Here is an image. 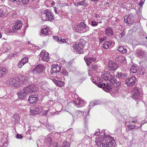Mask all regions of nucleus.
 Instances as JSON below:
<instances>
[{"instance_id": "19", "label": "nucleus", "mask_w": 147, "mask_h": 147, "mask_svg": "<svg viewBox=\"0 0 147 147\" xmlns=\"http://www.w3.org/2000/svg\"><path fill=\"white\" fill-rule=\"evenodd\" d=\"M46 12L47 13L48 21H51L54 19V16L53 14L49 10H46Z\"/></svg>"}, {"instance_id": "32", "label": "nucleus", "mask_w": 147, "mask_h": 147, "mask_svg": "<svg viewBox=\"0 0 147 147\" xmlns=\"http://www.w3.org/2000/svg\"><path fill=\"white\" fill-rule=\"evenodd\" d=\"M122 82V81L120 80L118 82H117L116 81L115 82H113V84L114 85L115 87H118L121 85V84Z\"/></svg>"}, {"instance_id": "9", "label": "nucleus", "mask_w": 147, "mask_h": 147, "mask_svg": "<svg viewBox=\"0 0 147 147\" xmlns=\"http://www.w3.org/2000/svg\"><path fill=\"white\" fill-rule=\"evenodd\" d=\"M44 68V67L43 66L41 65H39L36 66L33 71V75L36 76L37 74H38L42 73Z\"/></svg>"}, {"instance_id": "20", "label": "nucleus", "mask_w": 147, "mask_h": 147, "mask_svg": "<svg viewBox=\"0 0 147 147\" xmlns=\"http://www.w3.org/2000/svg\"><path fill=\"white\" fill-rule=\"evenodd\" d=\"M112 29L110 27H108L105 29V34L108 36H111L113 34Z\"/></svg>"}, {"instance_id": "46", "label": "nucleus", "mask_w": 147, "mask_h": 147, "mask_svg": "<svg viewBox=\"0 0 147 147\" xmlns=\"http://www.w3.org/2000/svg\"><path fill=\"white\" fill-rule=\"evenodd\" d=\"M135 127V125H128V128L129 129H134Z\"/></svg>"}, {"instance_id": "1", "label": "nucleus", "mask_w": 147, "mask_h": 147, "mask_svg": "<svg viewBox=\"0 0 147 147\" xmlns=\"http://www.w3.org/2000/svg\"><path fill=\"white\" fill-rule=\"evenodd\" d=\"M99 133H95L93 136V139H95V142L98 146L102 147H113L115 141L109 135L104 136V134L100 135Z\"/></svg>"}, {"instance_id": "52", "label": "nucleus", "mask_w": 147, "mask_h": 147, "mask_svg": "<svg viewBox=\"0 0 147 147\" xmlns=\"http://www.w3.org/2000/svg\"><path fill=\"white\" fill-rule=\"evenodd\" d=\"M62 74L65 76H67L68 75V73L66 71H63Z\"/></svg>"}, {"instance_id": "43", "label": "nucleus", "mask_w": 147, "mask_h": 147, "mask_svg": "<svg viewBox=\"0 0 147 147\" xmlns=\"http://www.w3.org/2000/svg\"><path fill=\"white\" fill-rule=\"evenodd\" d=\"M107 38V37L106 36H104L102 38H99L100 42H102L103 41L106 40Z\"/></svg>"}, {"instance_id": "23", "label": "nucleus", "mask_w": 147, "mask_h": 147, "mask_svg": "<svg viewBox=\"0 0 147 147\" xmlns=\"http://www.w3.org/2000/svg\"><path fill=\"white\" fill-rule=\"evenodd\" d=\"M111 41H109L108 42L107 41L105 42L103 44V47L105 49H108L109 46H110L111 44Z\"/></svg>"}, {"instance_id": "63", "label": "nucleus", "mask_w": 147, "mask_h": 147, "mask_svg": "<svg viewBox=\"0 0 147 147\" xmlns=\"http://www.w3.org/2000/svg\"><path fill=\"white\" fill-rule=\"evenodd\" d=\"M52 128H53V126H52L51 127L49 128V129H52Z\"/></svg>"}, {"instance_id": "54", "label": "nucleus", "mask_w": 147, "mask_h": 147, "mask_svg": "<svg viewBox=\"0 0 147 147\" xmlns=\"http://www.w3.org/2000/svg\"><path fill=\"white\" fill-rule=\"evenodd\" d=\"M58 37L57 36H54L53 37V38L55 41H57L58 39Z\"/></svg>"}, {"instance_id": "39", "label": "nucleus", "mask_w": 147, "mask_h": 147, "mask_svg": "<svg viewBox=\"0 0 147 147\" xmlns=\"http://www.w3.org/2000/svg\"><path fill=\"white\" fill-rule=\"evenodd\" d=\"M138 74L141 75H144V74L145 72L144 70H142L141 71L138 70Z\"/></svg>"}, {"instance_id": "11", "label": "nucleus", "mask_w": 147, "mask_h": 147, "mask_svg": "<svg viewBox=\"0 0 147 147\" xmlns=\"http://www.w3.org/2000/svg\"><path fill=\"white\" fill-rule=\"evenodd\" d=\"M97 84L98 86L100 88H102L106 92H108L109 91H111L112 89V86L109 84H106L104 83H99Z\"/></svg>"}, {"instance_id": "6", "label": "nucleus", "mask_w": 147, "mask_h": 147, "mask_svg": "<svg viewBox=\"0 0 147 147\" xmlns=\"http://www.w3.org/2000/svg\"><path fill=\"white\" fill-rule=\"evenodd\" d=\"M9 86H13L15 87H18L21 85V82L18 78L13 79L8 78L5 82Z\"/></svg>"}, {"instance_id": "22", "label": "nucleus", "mask_w": 147, "mask_h": 147, "mask_svg": "<svg viewBox=\"0 0 147 147\" xmlns=\"http://www.w3.org/2000/svg\"><path fill=\"white\" fill-rule=\"evenodd\" d=\"M32 2L34 4H36L39 2V0H31ZM22 3L23 5L27 4L30 0H21Z\"/></svg>"}, {"instance_id": "30", "label": "nucleus", "mask_w": 147, "mask_h": 147, "mask_svg": "<svg viewBox=\"0 0 147 147\" xmlns=\"http://www.w3.org/2000/svg\"><path fill=\"white\" fill-rule=\"evenodd\" d=\"M48 31L47 28H44L41 30V34L44 36H46L48 34Z\"/></svg>"}, {"instance_id": "14", "label": "nucleus", "mask_w": 147, "mask_h": 147, "mask_svg": "<svg viewBox=\"0 0 147 147\" xmlns=\"http://www.w3.org/2000/svg\"><path fill=\"white\" fill-rule=\"evenodd\" d=\"M134 20V16L131 15L129 16H126L124 17V21L126 23L129 24H133Z\"/></svg>"}, {"instance_id": "13", "label": "nucleus", "mask_w": 147, "mask_h": 147, "mask_svg": "<svg viewBox=\"0 0 147 147\" xmlns=\"http://www.w3.org/2000/svg\"><path fill=\"white\" fill-rule=\"evenodd\" d=\"M109 69L111 71L112 70L115 71L118 68L117 65L115 63L113 62L112 61H108L107 65Z\"/></svg>"}, {"instance_id": "24", "label": "nucleus", "mask_w": 147, "mask_h": 147, "mask_svg": "<svg viewBox=\"0 0 147 147\" xmlns=\"http://www.w3.org/2000/svg\"><path fill=\"white\" fill-rule=\"evenodd\" d=\"M47 16V13L46 12V10H45L43 13H41V16L42 20L44 21H48Z\"/></svg>"}, {"instance_id": "5", "label": "nucleus", "mask_w": 147, "mask_h": 147, "mask_svg": "<svg viewBox=\"0 0 147 147\" xmlns=\"http://www.w3.org/2000/svg\"><path fill=\"white\" fill-rule=\"evenodd\" d=\"M101 76L105 80L109 81L112 83L116 81L115 76L109 71L106 72L104 74H102Z\"/></svg>"}, {"instance_id": "40", "label": "nucleus", "mask_w": 147, "mask_h": 147, "mask_svg": "<svg viewBox=\"0 0 147 147\" xmlns=\"http://www.w3.org/2000/svg\"><path fill=\"white\" fill-rule=\"evenodd\" d=\"M74 4L76 7L78 6L79 5H81V3L77 1H75L74 3Z\"/></svg>"}, {"instance_id": "15", "label": "nucleus", "mask_w": 147, "mask_h": 147, "mask_svg": "<svg viewBox=\"0 0 147 147\" xmlns=\"http://www.w3.org/2000/svg\"><path fill=\"white\" fill-rule=\"evenodd\" d=\"M38 98L36 95H30L28 99V100L30 104H36L37 102Z\"/></svg>"}, {"instance_id": "58", "label": "nucleus", "mask_w": 147, "mask_h": 147, "mask_svg": "<svg viewBox=\"0 0 147 147\" xmlns=\"http://www.w3.org/2000/svg\"><path fill=\"white\" fill-rule=\"evenodd\" d=\"M48 139L50 141V143H51V138H49Z\"/></svg>"}, {"instance_id": "10", "label": "nucleus", "mask_w": 147, "mask_h": 147, "mask_svg": "<svg viewBox=\"0 0 147 147\" xmlns=\"http://www.w3.org/2000/svg\"><path fill=\"white\" fill-rule=\"evenodd\" d=\"M132 94L133 95V98L135 99L140 98V89L137 87L133 88V91L132 92Z\"/></svg>"}, {"instance_id": "61", "label": "nucleus", "mask_w": 147, "mask_h": 147, "mask_svg": "<svg viewBox=\"0 0 147 147\" xmlns=\"http://www.w3.org/2000/svg\"><path fill=\"white\" fill-rule=\"evenodd\" d=\"M54 10H55V13H57V10L55 9H54Z\"/></svg>"}, {"instance_id": "21", "label": "nucleus", "mask_w": 147, "mask_h": 147, "mask_svg": "<svg viewBox=\"0 0 147 147\" xmlns=\"http://www.w3.org/2000/svg\"><path fill=\"white\" fill-rule=\"evenodd\" d=\"M40 112V111L37 107H35L32 109H30V112L32 115H34L38 114Z\"/></svg>"}, {"instance_id": "56", "label": "nucleus", "mask_w": 147, "mask_h": 147, "mask_svg": "<svg viewBox=\"0 0 147 147\" xmlns=\"http://www.w3.org/2000/svg\"><path fill=\"white\" fill-rule=\"evenodd\" d=\"M53 81L56 84V82H57L58 80H56L55 79H53Z\"/></svg>"}, {"instance_id": "55", "label": "nucleus", "mask_w": 147, "mask_h": 147, "mask_svg": "<svg viewBox=\"0 0 147 147\" xmlns=\"http://www.w3.org/2000/svg\"><path fill=\"white\" fill-rule=\"evenodd\" d=\"M143 3V1L142 0H141L140 1V3H139V5L140 6H141L142 5Z\"/></svg>"}, {"instance_id": "4", "label": "nucleus", "mask_w": 147, "mask_h": 147, "mask_svg": "<svg viewBox=\"0 0 147 147\" xmlns=\"http://www.w3.org/2000/svg\"><path fill=\"white\" fill-rule=\"evenodd\" d=\"M89 27L84 22H81L80 24H78L74 27V30L75 31L80 33L85 32L89 31Z\"/></svg>"}, {"instance_id": "50", "label": "nucleus", "mask_w": 147, "mask_h": 147, "mask_svg": "<svg viewBox=\"0 0 147 147\" xmlns=\"http://www.w3.org/2000/svg\"><path fill=\"white\" fill-rule=\"evenodd\" d=\"M97 104H96L94 102H90V104L89 105V107L90 106H93L95 105H96Z\"/></svg>"}, {"instance_id": "16", "label": "nucleus", "mask_w": 147, "mask_h": 147, "mask_svg": "<svg viewBox=\"0 0 147 147\" xmlns=\"http://www.w3.org/2000/svg\"><path fill=\"white\" fill-rule=\"evenodd\" d=\"M128 76L127 73H124L121 72H117L116 75L117 78L119 79V80L123 82L125 79V78L126 77Z\"/></svg>"}, {"instance_id": "33", "label": "nucleus", "mask_w": 147, "mask_h": 147, "mask_svg": "<svg viewBox=\"0 0 147 147\" xmlns=\"http://www.w3.org/2000/svg\"><path fill=\"white\" fill-rule=\"evenodd\" d=\"M64 83L60 81H57L56 83V85L59 87H61L63 86L64 85Z\"/></svg>"}, {"instance_id": "51", "label": "nucleus", "mask_w": 147, "mask_h": 147, "mask_svg": "<svg viewBox=\"0 0 147 147\" xmlns=\"http://www.w3.org/2000/svg\"><path fill=\"white\" fill-rule=\"evenodd\" d=\"M84 80V79L83 77L80 78L79 79L78 81V82H79V83H81L82 81Z\"/></svg>"}, {"instance_id": "35", "label": "nucleus", "mask_w": 147, "mask_h": 147, "mask_svg": "<svg viewBox=\"0 0 147 147\" xmlns=\"http://www.w3.org/2000/svg\"><path fill=\"white\" fill-rule=\"evenodd\" d=\"M28 59L26 57H23L21 61L24 65L28 62Z\"/></svg>"}, {"instance_id": "38", "label": "nucleus", "mask_w": 147, "mask_h": 147, "mask_svg": "<svg viewBox=\"0 0 147 147\" xmlns=\"http://www.w3.org/2000/svg\"><path fill=\"white\" fill-rule=\"evenodd\" d=\"M75 104L77 105L78 107H80V100H75Z\"/></svg>"}, {"instance_id": "17", "label": "nucleus", "mask_w": 147, "mask_h": 147, "mask_svg": "<svg viewBox=\"0 0 147 147\" xmlns=\"http://www.w3.org/2000/svg\"><path fill=\"white\" fill-rule=\"evenodd\" d=\"M22 23L21 21L19 20L16 22L15 25L12 27V30L15 31L20 29L22 26Z\"/></svg>"}, {"instance_id": "27", "label": "nucleus", "mask_w": 147, "mask_h": 147, "mask_svg": "<svg viewBox=\"0 0 147 147\" xmlns=\"http://www.w3.org/2000/svg\"><path fill=\"white\" fill-rule=\"evenodd\" d=\"M12 120L15 122H18L19 121V117L17 114H14L12 117Z\"/></svg>"}, {"instance_id": "44", "label": "nucleus", "mask_w": 147, "mask_h": 147, "mask_svg": "<svg viewBox=\"0 0 147 147\" xmlns=\"http://www.w3.org/2000/svg\"><path fill=\"white\" fill-rule=\"evenodd\" d=\"M97 23L95 21H92L91 22V24L93 26H96L98 25Z\"/></svg>"}, {"instance_id": "45", "label": "nucleus", "mask_w": 147, "mask_h": 147, "mask_svg": "<svg viewBox=\"0 0 147 147\" xmlns=\"http://www.w3.org/2000/svg\"><path fill=\"white\" fill-rule=\"evenodd\" d=\"M24 65L22 62L21 61H20V62L19 63L18 65V67L19 68H21L22 67V66Z\"/></svg>"}, {"instance_id": "18", "label": "nucleus", "mask_w": 147, "mask_h": 147, "mask_svg": "<svg viewBox=\"0 0 147 147\" xmlns=\"http://www.w3.org/2000/svg\"><path fill=\"white\" fill-rule=\"evenodd\" d=\"M84 59L87 65H89L90 63L96 61V59L95 58L90 57L88 58L87 57H85Z\"/></svg>"}, {"instance_id": "60", "label": "nucleus", "mask_w": 147, "mask_h": 147, "mask_svg": "<svg viewBox=\"0 0 147 147\" xmlns=\"http://www.w3.org/2000/svg\"><path fill=\"white\" fill-rule=\"evenodd\" d=\"M105 4L106 5H108L109 4L108 3H106Z\"/></svg>"}, {"instance_id": "41", "label": "nucleus", "mask_w": 147, "mask_h": 147, "mask_svg": "<svg viewBox=\"0 0 147 147\" xmlns=\"http://www.w3.org/2000/svg\"><path fill=\"white\" fill-rule=\"evenodd\" d=\"M96 17L97 18V22L98 23H101L102 22L100 21V17L99 15H97L96 16Z\"/></svg>"}, {"instance_id": "64", "label": "nucleus", "mask_w": 147, "mask_h": 147, "mask_svg": "<svg viewBox=\"0 0 147 147\" xmlns=\"http://www.w3.org/2000/svg\"><path fill=\"white\" fill-rule=\"evenodd\" d=\"M123 58L122 59V60H123V61H125V58Z\"/></svg>"}, {"instance_id": "31", "label": "nucleus", "mask_w": 147, "mask_h": 147, "mask_svg": "<svg viewBox=\"0 0 147 147\" xmlns=\"http://www.w3.org/2000/svg\"><path fill=\"white\" fill-rule=\"evenodd\" d=\"M130 71L132 73H136L137 71L136 66L134 65L131 66L130 69Z\"/></svg>"}, {"instance_id": "37", "label": "nucleus", "mask_w": 147, "mask_h": 147, "mask_svg": "<svg viewBox=\"0 0 147 147\" xmlns=\"http://www.w3.org/2000/svg\"><path fill=\"white\" fill-rule=\"evenodd\" d=\"M80 3L81 4V5L85 7H86L88 5V4L85 2V0L82 1Z\"/></svg>"}, {"instance_id": "34", "label": "nucleus", "mask_w": 147, "mask_h": 147, "mask_svg": "<svg viewBox=\"0 0 147 147\" xmlns=\"http://www.w3.org/2000/svg\"><path fill=\"white\" fill-rule=\"evenodd\" d=\"M70 144L68 142L64 141L63 142L61 147H69Z\"/></svg>"}, {"instance_id": "59", "label": "nucleus", "mask_w": 147, "mask_h": 147, "mask_svg": "<svg viewBox=\"0 0 147 147\" xmlns=\"http://www.w3.org/2000/svg\"><path fill=\"white\" fill-rule=\"evenodd\" d=\"M91 1L92 2H94V1H98V0H91Z\"/></svg>"}, {"instance_id": "53", "label": "nucleus", "mask_w": 147, "mask_h": 147, "mask_svg": "<svg viewBox=\"0 0 147 147\" xmlns=\"http://www.w3.org/2000/svg\"><path fill=\"white\" fill-rule=\"evenodd\" d=\"M4 15V13L3 11L2 10H0V16L1 17L3 15Z\"/></svg>"}, {"instance_id": "48", "label": "nucleus", "mask_w": 147, "mask_h": 147, "mask_svg": "<svg viewBox=\"0 0 147 147\" xmlns=\"http://www.w3.org/2000/svg\"><path fill=\"white\" fill-rule=\"evenodd\" d=\"M96 79H97V78L96 77H94L93 78V80H92V82L93 83H94L97 86H98L97 85H98L97 84H99L100 83H96V82L95 81V80H96Z\"/></svg>"}, {"instance_id": "26", "label": "nucleus", "mask_w": 147, "mask_h": 147, "mask_svg": "<svg viewBox=\"0 0 147 147\" xmlns=\"http://www.w3.org/2000/svg\"><path fill=\"white\" fill-rule=\"evenodd\" d=\"M117 50L123 54H125L127 52L126 49H124L122 46H119Z\"/></svg>"}, {"instance_id": "28", "label": "nucleus", "mask_w": 147, "mask_h": 147, "mask_svg": "<svg viewBox=\"0 0 147 147\" xmlns=\"http://www.w3.org/2000/svg\"><path fill=\"white\" fill-rule=\"evenodd\" d=\"M68 40L67 38L62 39L61 37H58L57 42H62V43H66L68 42Z\"/></svg>"}, {"instance_id": "25", "label": "nucleus", "mask_w": 147, "mask_h": 147, "mask_svg": "<svg viewBox=\"0 0 147 147\" xmlns=\"http://www.w3.org/2000/svg\"><path fill=\"white\" fill-rule=\"evenodd\" d=\"M7 73V71L6 68H3L0 69V76H5Z\"/></svg>"}, {"instance_id": "7", "label": "nucleus", "mask_w": 147, "mask_h": 147, "mask_svg": "<svg viewBox=\"0 0 147 147\" xmlns=\"http://www.w3.org/2000/svg\"><path fill=\"white\" fill-rule=\"evenodd\" d=\"M61 67L57 64L52 65L51 66V74H55L57 75V78H60L59 76V74H58V72L59 73L61 70Z\"/></svg>"}, {"instance_id": "49", "label": "nucleus", "mask_w": 147, "mask_h": 147, "mask_svg": "<svg viewBox=\"0 0 147 147\" xmlns=\"http://www.w3.org/2000/svg\"><path fill=\"white\" fill-rule=\"evenodd\" d=\"M23 137V136L20 134H18L16 136V138L18 139H22Z\"/></svg>"}, {"instance_id": "12", "label": "nucleus", "mask_w": 147, "mask_h": 147, "mask_svg": "<svg viewBox=\"0 0 147 147\" xmlns=\"http://www.w3.org/2000/svg\"><path fill=\"white\" fill-rule=\"evenodd\" d=\"M39 59L44 61L47 62L49 60V54L47 53L42 51L40 55Z\"/></svg>"}, {"instance_id": "62", "label": "nucleus", "mask_w": 147, "mask_h": 147, "mask_svg": "<svg viewBox=\"0 0 147 147\" xmlns=\"http://www.w3.org/2000/svg\"><path fill=\"white\" fill-rule=\"evenodd\" d=\"M2 37V35L1 33H0V38Z\"/></svg>"}, {"instance_id": "2", "label": "nucleus", "mask_w": 147, "mask_h": 147, "mask_svg": "<svg viewBox=\"0 0 147 147\" xmlns=\"http://www.w3.org/2000/svg\"><path fill=\"white\" fill-rule=\"evenodd\" d=\"M37 90V86L34 85H30L21 90L17 95L20 98H24L27 95L28 93L33 92L36 91Z\"/></svg>"}, {"instance_id": "47", "label": "nucleus", "mask_w": 147, "mask_h": 147, "mask_svg": "<svg viewBox=\"0 0 147 147\" xmlns=\"http://www.w3.org/2000/svg\"><path fill=\"white\" fill-rule=\"evenodd\" d=\"M91 68L93 70H95L97 69V67L96 65H92L91 67Z\"/></svg>"}, {"instance_id": "36", "label": "nucleus", "mask_w": 147, "mask_h": 147, "mask_svg": "<svg viewBox=\"0 0 147 147\" xmlns=\"http://www.w3.org/2000/svg\"><path fill=\"white\" fill-rule=\"evenodd\" d=\"M136 53L138 56H142L144 54V52L140 50H138Z\"/></svg>"}, {"instance_id": "3", "label": "nucleus", "mask_w": 147, "mask_h": 147, "mask_svg": "<svg viewBox=\"0 0 147 147\" xmlns=\"http://www.w3.org/2000/svg\"><path fill=\"white\" fill-rule=\"evenodd\" d=\"M86 43V41L83 39L80 40V42L78 44H74L73 50L75 53H82L83 52V48Z\"/></svg>"}, {"instance_id": "42", "label": "nucleus", "mask_w": 147, "mask_h": 147, "mask_svg": "<svg viewBox=\"0 0 147 147\" xmlns=\"http://www.w3.org/2000/svg\"><path fill=\"white\" fill-rule=\"evenodd\" d=\"M11 1L17 4H19L20 3V0H10Z\"/></svg>"}, {"instance_id": "8", "label": "nucleus", "mask_w": 147, "mask_h": 147, "mask_svg": "<svg viewBox=\"0 0 147 147\" xmlns=\"http://www.w3.org/2000/svg\"><path fill=\"white\" fill-rule=\"evenodd\" d=\"M137 79L134 76H132L130 78H128L125 81V83L128 86H132L137 81Z\"/></svg>"}, {"instance_id": "29", "label": "nucleus", "mask_w": 147, "mask_h": 147, "mask_svg": "<svg viewBox=\"0 0 147 147\" xmlns=\"http://www.w3.org/2000/svg\"><path fill=\"white\" fill-rule=\"evenodd\" d=\"M82 114H83V112L79 110L75 112L74 114L73 115V116L75 118H76L78 117V114L80 115H82Z\"/></svg>"}, {"instance_id": "57", "label": "nucleus", "mask_w": 147, "mask_h": 147, "mask_svg": "<svg viewBox=\"0 0 147 147\" xmlns=\"http://www.w3.org/2000/svg\"><path fill=\"white\" fill-rule=\"evenodd\" d=\"M47 112L48 111H44V112H43V114H44L45 115H46L47 114Z\"/></svg>"}]
</instances>
